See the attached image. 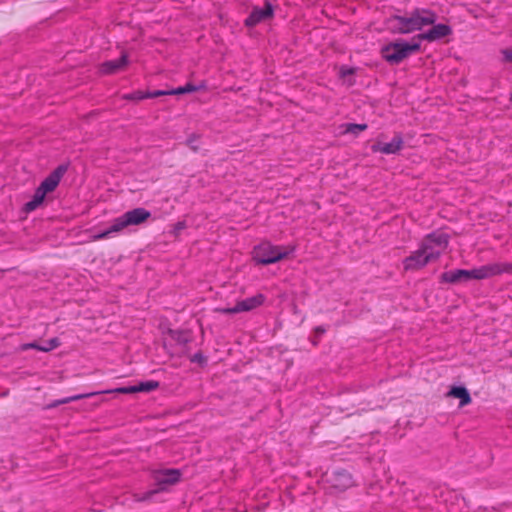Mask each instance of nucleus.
I'll use <instances>...</instances> for the list:
<instances>
[{
  "label": "nucleus",
  "mask_w": 512,
  "mask_h": 512,
  "mask_svg": "<svg viewBox=\"0 0 512 512\" xmlns=\"http://www.w3.org/2000/svg\"><path fill=\"white\" fill-rule=\"evenodd\" d=\"M510 263H489L472 270L455 269L441 274L440 280L443 283L458 284L469 282L473 279L482 280L502 273H511Z\"/></svg>",
  "instance_id": "obj_1"
},
{
  "label": "nucleus",
  "mask_w": 512,
  "mask_h": 512,
  "mask_svg": "<svg viewBox=\"0 0 512 512\" xmlns=\"http://www.w3.org/2000/svg\"><path fill=\"white\" fill-rule=\"evenodd\" d=\"M437 14L429 9H414L409 16L393 15L388 19L389 29L394 34H409L434 24Z\"/></svg>",
  "instance_id": "obj_2"
},
{
  "label": "nucleus",
  "mask_w": 512,
  "mask_h": 512,
  "mask_svg": "<svg viewBox=\"0 0 512 512\" xmlns=\"http://www.w3.org/2000/svg\"><path fill=\"white\" fill-rule=\"evenodd\" d=\"M420 50V42L417 41L409 43L403 40L390 42L384 45L380 54L381 57L390 65H398L404 59Z\"/></svg>",
  "instance_id": "obj_3"
},
{
  "label": "nucleus",
  "mask_w": 512,
  "mask_h": 512,
  "mask_svg": "<svg viewBox=\"0 0 512 512\" xmlns=\"http://www.w3.org/2000/svg\"><path fill=\"white\" fill-rule=\"evenodd\" d=\"M180 477H181V473L178 469H165V470L157 472L155 475V480H156L159 488L149 490L142 494H135L134 495L135 500L137 502H144V501L151 500L155 494L164 490L166 485L176 484L180 480Z\"/></svg>",
  "instance_id": "obj_4"
},
{
  "label": "nucleus",
  "mask_w": 512,
  "mask_h": 512,
  "mask_svg": "<svg viewBox=\"0 0 512 512\" xmlns=\"http://www.w3.org/2000/svg\"><path fill=\"white\" fill-rule=\"evenodd\" d=\"M428 244H421L420 248L404 260L405 270H417L440 256V251L431 250Z\"/></svg>",
  "instance_id": "obj_5"
},
{
  "label": "nucleus",
  "mask_w": 512,
  "mask_h": 512,
  "mask_svg": "<svg viewBox=\"0 0 512 512\" xmlns=\"http://www.w3.org/2000/svg\"><path fill=\"white\" fill-rule=\"evenodd\" d=\"M289 252L280 246H273L270 243H264L256 248L255 260L262 265H268L278 262L288 256Z\"/></svg>",
  "instance_id": "obj_6"
},
{
  "label": "nucleus",
  "mask_w": 512,
  "mask_h": 512,
  "mask_svg": "<svg viewBox=\"0 0 512 512\" xmlns=\"http://www.w3.org/2000/svg\"><path fill=\"white\" fill-rule=\"evenodd\" d=\"M151 213L145 208H135L125 212L113 221V230H122L131 225H139L149 219Z\"/></svg>",
  "instance_id": "obj_7"
},
{
  "label": "nucleus",
  "mask_w": 512,
  "mask_h": 512,
  "mask_svg": "<svg viewBox=\"0 0 512 512\" xmlns=\"http://www.w3.org/2000/svg\"><path fill=\"white\" fill-rule=\"evenodd\" d=\"M265 299L266 297L264 294L258 293L252 297H248L246 299L238 301L234 307L221 308L218 309L217 311L222 314H236L240 312H248L261 306L264 303Z\"/></svg>",
  "instance_id": "obj_8"
},
{
  "label": "nucleus",
  "mask_w": 512,
  "mask_h": 512,
  "mask_svg": "<svg viewBox=\"0 0 512 512\" xmlns=\"http://www.w3.org/2000/svg\"><path fill=\"white\" fill-rule=\"evenodd\" d=\"M274 15V9L269 1L265 2L264 7H254L249 16L245 19L244 24L247 27H254L257 24L271 19Z\"/></svg>",
  "instance_id": "obj_9"
},
{
  "label": "nucleus",
  "mask_w": 512,
  "mask_h": 512,
  "mask_svg": "<svg viewBox=\"0 0 512 512\" xmlns=\"http://www.w3.org/2000/svg\"><path fill=\"white\" fill-rule=\"evenodd\" d=\"M433 26L426 32L416 35L413 40L418 41L426 40L428 42H434L450 36L452 34V28L447 24H432Z\"/></svg>",
  "instance_id": "obj_10"
},
{
  "label": "nucleus",
  "mask_w": 512,
  "mask_h": 512,
  "mask_svg": "<svg viewBox=\"0 0 512 512\" xmlns=\"http://www.w3.org/2000/svg\"><path fill=\"white\" fill-rule=\"evenodd\" d=\"M100 393L133 394V393H137V389H136V386L133 385V386H127V387H120V388H116L113 390H106V391H102V392H92V393L74 395V396H70V397H67V398H64L61 400H57V401L53 402L52 404H50L48 407L54 408L61 404H66V403H70L72 401L88 398V397H91L93 395L100 394Z\"/></svg>",
  "instance_id": "obj_11"
},
{
  "label": "nucleus",
  "mask_w": 512,
  "mask_h": 512,
  "mask_svg": "<svg viewBox=\"0 0 512 512\" xmlns=\"http://www.w3.org/2000/svg\"><path fill=\"white\" fill-rule=\"evenodd\" d=\"M69 168V164L57 166L39 185L47 193L53 192Z\"/></svg>",
  "instance_id": "obj_12"
},
{
  "label": "nucleus",
  "mask_w": 512,
  "mask_h": 512,
  "mask_svg": "<svg viewBox=\"0 0 512 512\" xmlns=\"http://www.w3.org/2000/svg\"><path fill=\"white\" fill-rule=\"evenodd\" d=\"M403 145V137L400 133H397L389 143H374L371 146V151L374 153L381 152L383 154H396L403 148Z\"/></svg>",
  "instance_id": "obj_13"
},
{
  "label": "nucleus",
  "mask_w": 512,
  "mask_h": 512,
  "mask_svg": "<svg viewBox=\"0 0 512 512\" xmlns=\"http://www.w3.org/2000/svg\"><path fill=\"white\" fill-rule=\"evenodd\" d=\"M329 482L332 488L339 492H343L353 486L352 475L346 470L334 471L329 478Z\"/></svg>",
  "instance_id": "obj_14"
},
{
  "label": "nucleus",
  "mask_w": 512,
  "mask_h": 512,
  "mask_svg": "<svg viewBox=\"0 0 512 512\" xmlns=\"http://www.w3.org/2000/svg\"><path fill=\"white\" fill-rule=\"evenodd\" d=\"M448 243L449 236L443 232H432L422 242V244H428L430 247L429 251L435 250L440 251V253L448 246Z\"/></svg>",
  "instance_id": "obj_15"
},
{
  "label": "nucleus",
  "mask_w": 512,
  "mask_h": 512,
  "mask_svg": "<svg viewBox=\"0 0 512 512\" xmlns=\"http://www.w3.org/2000/svg\"><path fill=\"white\" fill-rule=\"evenodd\" d=\"M128 64V57L126 54H122L120 58L115 60H109L101 65V72L103 74H114L122 70Z\"/></svg>",
  "instance_id": "obj_16"
},
{
  "label": "nucleus",
  "mask_w": 512,
  "mask_h": 512,
  "mask_svg": "<svg viewBox=\"0 0 512 512\" xmlns=\"http://www.w3.org/2000/svg\"><path fill=\"white\" fill-rule=\"evenodd\" d=\"M447 395L458 398L460 400V407L466 406L472 401L469 391L464 386H453Z\"/></svg>",
  "instance_id": "obj_17"
},
{
  "label": "nucleus",
  "mask_w": 512,
  "mask_h": 512,
  "mask_svg": "<svg viewBox=\"0 0 512 512\" xmlns=\"http://www.w3.org/2000/svg\"><path fill=\"white\" fill-rule=\"evenodd\" d=\"M46 194L47 192L43 191V189L40 186H38V188L35 190L32 199L25 204V211L31 212L38 208L44 201Z\"/></svg>",
  "instance_id": "obj_18"
},
{
  "label": "nucleus",
  "mask_w": 512,
  "mask_h": 512,
  "mask_svg": "<svg viewBox=\"0 0 512 512\" xmlns=\"http://www.w3.org/2000/svg\"><path fill=\"white\" fill-rule=\"evenodd\" d=\"M170 337L179 345L186 346L192 341L191 332L188 330H173L168 331Z\"/></svg>",
  "instance_id": "obj_19"
},
{
  "label": "nucleus",
  "mask_w": 512,
  "mask_h": 512,
  "mask_svg": "<svg viewBox=\"0 0 512 512\" xmlns=\"http://www.w3.org/2000/svg\"><path fill=\"white\" fill-rule=\"evenodd\" d=\"M159 382L155 380H149L145 382H140L139 384L135 385L138 392H151L156 390L159 387Z\"/></svg>",
  "instance_id": "obj_20"
},
{
  "label": "nucleus",
  "mask_w": 512,
  "mask_h": 512,
  "mask_svg": "<svg viewBox=\"0 0 512 512\" xmlns=\"http://www.w3.org/2000/svg\"><path fill=\"white\" fill-rule=\"evenodd\" d=\"M146 95H147V92L137 90V91H134V92H131L128 94H124L122 96V99L128 100V101H141V100L147 99Z\"/></svg>",
  "instance_id": "obj_21"
},
{
  "label": "nucleus",
  "mask_w": 512,
  "mask_h": 512,
  "mask_svg": "<svg viewBox=\"0 0 512 512\" xmlns=\"http://www.w3.org/2000/svg\"><path fill=\"white\" fill-rule=\"evenodd\" d=\"M367 129V124H355V123H349L346 125L345 132L352 133V134H358L361 131H364Z\"/></svg>",
  "instance_id": "obj_22"
},
{
  "label": "nucleus",
  "mask_w": 512,
  "mask_h": 512,
  "mask_svg": "<svg viewBox=\"0 0 512 512\" xmlns=\"http://www.w3.org/2000/svg\"><path fill=\"white\" fill-rule=\"evenodd\" d=\"M58 346H60V340L57 337H54V338L50 339L49 341H47V343L45 345H42V347L40 348V351L49 352V351L57 348Z\"/></svg>",
  "instance_id": "obj_23"
},
{
  "label": "nucleus",
  "mask_w": 512,
  "mask_h": 512,
  "mask_svg": "<svg viewBox=\"0 0 512 512\" xmlns=\"http://www.w3.org/2000/svg\"><path fill=\"white\" fill-rule=\"evenodd\" d=\"M120 230H113V224L111 225V227L101 233H98V234H95L92 236V239L97 241V240H102V239H105V238H108L110 236L111 233H114V232H119Z\"/></svg>",
  "instance_id": "obj_24"
},
{
  "label": "nucleus",
  "mask_w": 512,
  "mask_h": 512,
  "mask_svg": "<svg viewBox=\"0 0 512 512\" xmlns=\"http://www.w3.org/2000/svg\"><path fill=\"white\" fill-rule=\"evenodd\" d=\"M190 361L193 363H198L201 366H205L207 364V358L202 354V352L195 353L190 357Z\"/></svg>",
  "instance_id": "obj_25"
},
{
  "label": "nucleus",
  "mask_w": 512,
  "mask_h": 512,
  "mask_svg": "<svg viewBox=\"0 0 512 512\" xmlns=\"http://www.w3.org/2000/svg\"><path fill=\"white\" fill-rule=\"evenodd\" d=\"M199 139V136L197 134H191L188 138H187V145L195 152H197L199 150V147L196 146L194 143Z\"/></svg>",
  "instance_id": "obj_26"
},
{
  "label": "nucleus",
  "mask_w": 512,
  "mask_h": 512,
  "mask_svg": "<svg viewBox=\"0 0 512 512\" xmlns=\"http://www.w3.org/2000/svg\"><path fill=\"white\" fill-rule=\"evenodd\" d=\"M169 95V90H155L153 92H147V99L156 98L160 96Z\"/></svg>",
  "instance_id": "obj_27"
},
{
  "label": "nucleus",
  "mask_w": 512,
  "mask_h": 512,
  "mask_svg": "<svg viewBox=\"0 0 512 512\" xmlns=\"http://www.w3.org/2000/svg\"><path fill=\"white\" fill-rule=\"evenodd\" d=\"M42 347V345H39L37 342H31V343H26L22 346V349L23 350H28V349H35V350H38L40 351V348Z\"/></svg>",
  "instance_id": "obj_28"
},
{
  "label": "nucleus",
  "mask_w": 512,
  "mask_h": 512,
  "mask_svg": "<svg viewBox=\"0 0 512 512\" xmlns=\"http://www.w3.org/2000/svg\"><path fill=\"white\" fill-rule=\"evenodd\" d=\"M502 54L506 62H512V47L502 50Z\"/></svg>",
  "instance_id": "obj_29"
},
{
  "label": "nucleus",
  "mask_w": 512,
  "mask_h": 512,
  "mask_svg": "<svg viewBox=\"0 0 512 512\" xmlns=\"http://www.w3.org/2000/svg\"><path fill=\"white\" fill-rule=\"evenodd\" d=\"M354 73H355V69L354 68L342 67L341 70H340L341 77H346V76L352 75Z\"/></svg>",
  "instance_id": "obj_30"
},
{
  "label": "nucleus",
  "mask_w": 512,
  "mask_h": 512,
  "mask_svg": "<svg viewBox=\"0 0 512 512\" xmlns=\"http://www.w3.org/2000/svg\"><path fill=\"white\" fill-rule=\"evenodd\" d=\"M185 93L186 92L184 86L169 90V95H181Z\"/></svg>",
  "instance_id": "obj_31"
},
{
  "label": "nucleus",
  "mask_w": 512,
  "mask_h": 512,
  "mask_svg": "<svg viewBox=\"0 0 512 512\" xmlns=\"http://www.w3.org/2000/svg\"><path fill=\"white\" fill-rule=\"evenodd\" d=\"M326 332V328L324 326H317L314 329V334L316 337H320Z\"/></svg>",
  "instance_id": "obj_32"
},
{
  "label": "nucleus",
  "mask_w": 512,
  "mask_h": 512,
  "mask_svg": "<svg viewBox=\"0 0 512 512\" xmlns=\"http://www.w3.org/2000/svg\"><path fill=\"white\" fill-rule=\"evenodd\" d=\"M184 88L186 93L195 92L198 90V87L194 86L191 83H187L186 85H184Z\"/></svg>",
  "instance_id": "obj_33"
},
{
  "label": "nucleus",
  "mask_w": 512,
  "mask_h": 512,
  "mask_svg": "<svg viewBox=\"0 0 512 512\" xmlns=\"http://www.w3.org/2000/svg\"><path fill=\"white\" fill-rule=\"evenodd\" d=\"M184 227H185V223L184 222H178L176 224V229L177 230L183 229Z\"/></svg>",
  "instance_id": "obj_34"
},
{
  "label": "nucleus",
  "mask_w": 512,
  "mask_h": 512,
  "mask_svg": "<svg viewBox=\"0 0 512 512\" xmlns=\"http://www.w3.org/2000/svg\"><path fill=\"white\" fill-rule=\"evenodd\" d=\"M318 338L319 337L315 336V339L312 340V343H313L314 346H316L318 344Z\"/></svg>",
  "instance_id": "obj_35"
},
{
  "label": "nucleus",
  "mask_w": 512,
  "mask_h": 512,
  "mask_svg": "<svg viewBox=\"0 0 512 512\" xmlns=\"http://www.w3.org/2000/svg\"><path fill=\"white\" fill-rule=\"evenodd\" d=\"M510 99L512 100V92H511V97H510Z\"/></svg>",
  "instance_id": "obj_36"
}]
</instances>
